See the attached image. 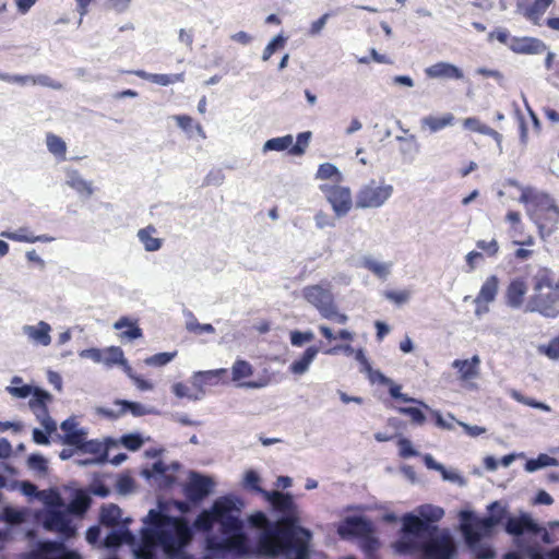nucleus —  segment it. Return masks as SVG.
Here are the masks:
<instances>
[{"label":"nucleus","mask_w":559,"mask_h":559,"mask_svg":"<svg viewBox=\"0 0 559 559\" xmlns=\"http://www.w3.org/2000/svg\"><path fill=\"white\" fill-rule=\"evenodd\" d=\"M193 525L203 533H210L217 525V534H210L205 539L206 549L216 557H241L251 551L239 509L230 497L217 498L209 510L198 514Z\"/></svg>","instance_id":"1"},{"label":"nucleus","mask_w":559,"mask_h":559,"mask_svg":"<svg viewBox=\"0 0 559 559\" xmlns=\"http://www.w3.org/2000/svg\"><path fill=\"white\" fill-rule=\"evenodd\" d=\"M146 522L150 526L141 531L142 552H152V548L159 545L167 555L174 556L192 538L191 528L185 518L170 516L152 509Z\"/></svg>","instance_id":"2"},{"label":"nucleus","mask_w":559,"mask_h":559,"mask_svg":"<svg viewBox=\"0 0 559 559\" xmlns=\"http://www.w3.org/2000/svg\"><path fill=\"white\" fill-rule=\"evenodd\" d=\"M305 537H309L308 531L296 525L294 518L287 516L262 532L259 547L271 556L292 557L294 551L302 555L304 547L308 546Z\"/></svg>","instance_id":"3"},{"label":"nucleus","mask_w":559,"mask_h":559,"mask_svg":"<svg viewBox=\"0 0 559 559\" xmlns=\"http://www.w3.org/2000/svg\"><path fill=\"white\" fill-rule=\"evenodd\" d=\"M533 295L527 302V310L538 312L546 318L559 316V281L546 266H539L532 277Z\"/></svg>","instance_id":"4"},{"label":"nucleus","mask_w":559,"mask_h":559,"mask_svg":"<svg viewBox=\"0 0 559 559\" xmlns=\"http://www.w3.org/2000/svg\"><path fill=\"white\" fill-rule=\"evenodd\" d=\"M330 286L329 282L309 285L302 288L301 294L305 300L313 306L322 318L335 321L338 324H345L348 317L338 311Z\"/></svg>","instance_id":"5"},{"label":"nucleus","mask_w":559,"mask_h":559,"mask_svg":"<svg viewBox=\"0 0 559 559\" xmlns=\"http://www.w3.org/2000/svg\"><path fill=\"white\" fill-rule=\"evenodd\" d=\"M488 510L492 512L489 516L478 518L469 511L462 512L461 528L468 544H475L480 540L483 534L488 533L493 526L501 523L506 516V509L500 508L499 502L495 501Z\"/></svg>","instance_id":"6"},{"label":"nucleus","mask_w":559,"mask_h":559,"mask_svg":"<svg viewBox=\"0 0 559 559\" xmlns=\"http://www.w3.org/2000/svg\"><path fill=\"white\" fill-rule=\"evenodd\" d=\"M393 187L374 179L364 185L356 193L355 204L358 209H374L383 205L392 195Z\"/></svg>","instance_id":"7"},{"label":"nucleus","mask_w":559,"mask_h":559,"mask_svg":"<svg viewBox=\"0 0 559 559\" xmlns=\"http://www.w3.org/2000/svg\"><path fill=\"white\" fill-rule=\"evenodd\" d=\"M320 190L324 193L337 216H345L353 206L352 191L348 187L334 185H321Z\"/></svg>","instance_id":"8"},{"label":"nucleus","mask_w":559,"mask_h":559,"mask_svg":"<svg viewBox=\"0 0 559 559\" xmlns=\"http://www.w3.org/2000/svg\"><path fill=\"white\" fill-rule=\"evenodd\" d=\"M480 364V357L474 355L469 359H455L452 361L451 366L457 371V379L463 386L475 389L476 384L474 381L479 378Z\"/></svg>","instance_id":"9"},{"label":"nucleus","mask_w":559,"mask_h":559,"mask_svg":"<svg viewBox=\"0 0 559 559\" xmlns=\"http://www.w3.org/2000/svg\"><path fill=\"white\" fill-rule=\"evenodd\" d=\"M421 550L427 559H451L455 545L451 536L442 535L423 543Z\"/></svg>","instance_id":"10"},{"label":"nucleus","mask_w":559,"mask_h":559,"mask_svg":"<svg viewBox=\"0 0 559 559\" xmlns=\"http://www.w3.org/2000/svg\"><path fill=\"white\" fill-rule=\"evenodd\" d=\"M253 366L245 359H236L231 367V380L238 385L248 389H260L270 383V378H261L257 381H245L253 374Z\"/></svg>","instance_id":"11"},{"label":"nucleus","mask_w":559,"mask_h":559,"mask_svg":"<svg viewBox=\"0 0 559 559\" xmlns=\"http://www.w3.org/2000/svg\"><path fill=\"white\" fill-rule=\"evenodd\" d=\"M499 289V278L497 275H490L486 278L476 296L475 314L480 317L489 311V304L496 299Z\"/></svg>","instance_id":"12"},{"label":"nucleus","mask_w":559,"mask_h":559,"mask_svg":"<svg viewBox=\"0 0 559 559\" xmlns=\"http://www.w3.org/2000/svg\"><path fill=\"white\" fill-rule=\"evenodd\" d=\"M213 486L214 481L211 477L193 473L185 486V496L192 502H200L210 495Z\"/></svg>","instance_id":"13"},{"label":"nucleus","mask_w":559,"mask_h":559,"mask_svg":"<svg viewBox=\"0 0 559 559\" xmlns=\"http://www.w3.org/2000/svg\"><path fill=\"white\" fill-rule=\"evenodd\" d=\"M534 221L539 229L540 236L544 238L549 236L559 222V209L555 204L540 206L534 211Z\"/></svg>","instance_id":"14"},{"label":"nucleus","mask_w":559,"mask_h":559,"mask_svg":"<svg viewBox=\"0 0 559 559\" xmlns=\"http://www.w3.org/2000/svg\"><path fill=\"white\" fill-rule=\"evenodd\" d=\"M554 0H516V9L527 21L540 25V21Z\"/></svg>","instance_id":"15"},{"label":"nucleus","mask_w":559,"mask_h":559,"mask_svg":"<svg viewBox=\"0 0 559 559\" xmlns=\"http://www.w3.org/2000/svg\"><path fill=\"white\" fill-rule=\"evenodd\" d=\"M47 530L57 532L64 538H70L75 534V527L71 524L69 516L59 510H49L44 520Z\"/></svg>","instance_id":"16"},{"label":"nucleus","mask_w":559,"mask_h":559,"mask_svg":"<svg viewBox=\"0 0 559 559\" xmlns=\"http://www.w3.org/2000/svg\"><path fill=\"white\" fill-rule=\"evenodd\" d=\"M510 50L521 55H540L547 50L546 44L536 37H512L509 44Z\"/></svg>","instance_id":"17"},{"label":"nucleus","mask_w":559,"mask_h":559,"mask_svg":"<svg viewBox=\"0 0 559 559\" xmlns=\"http://www.w3.org/2000/svg\"><path fill=\"white\" fill-rule=\"evenodd\" d=\"M506 531L513 536H521L525 533L538 534L542 527L535 523L528 514L511 516L506 523Z\"/></svg>","instance_id":"18"},{"label":"nucleus","mask_w":559,"mask_h":559,"mask_svg":"<svg viewBox=\"0 0 559 559\" xmlns=\"http://www.w3.org/2000/svg\"><path fill=\"white\" fill-rule=\"evenodd\" d=\"M115 404L119 406L118 411L98 407L96 413L107 419H117L123 416L127 412H131L134 416H142L145 414L144 407L140 403L117 400Z\"/></svg>","instance_id":"19"},{"label":"nucleus","mask_w":559,"mask_h":559,"mask_svg":"<svg viewBox=\"0 0 559 559\" xmlns=\"http://www.w3.org/2000/svg\"><path fill=\"white\" fill-rule=\"evenodd\" d=\"M425 73L430 79L462 80L464 78V73L460 68L443 61L426 68Z\"/></svg>","instance_id":"20"},{"label":"nucleus","mask_w":559,"mask_h":559,"mask_svg":"<svg viewBox=\"0 0 559 559\" xmlns=\"http://www.w3.org/2000/svg\"><path fill=\"white\" fill-rule=\"evenodd\" d=\"M527 293V285L523 277L511 280L506 289V301L512 308H520L523 305Z\"/></svg>","instance_id":"21"},{"label":"nucleus","mask_w":559,"mask_h":559,"mask_svg":"<svg viewBox=\"0 0 559 559\" xmlns=\"http://www.w3.org/2000/svg\"><path fill=\"white\" fill-rule=\"evenodd\" d=\"M436 526H430L420 516L414 514H405L403 516V532L416 537L423 536L425 533L436 532Z\"/></svg>","instance_id":"22"},{"label":"nucleus","mask_w":559,"mask_h":559,"mask_svg":"<svg viewBox=\"0 0 559 559\" xmlns=\"http://www.w3.org/2000/svg\"><path fill=\"white\" fill-rule=\"evenodd\" d=\"M455 123V117L451 112H445L442 116H426L420 120L423 130H428L430 133L439 132Z\"/></svg>","instance_id":"23"},{"label":"nucleus","mask_w":559,"mask_h":559,"mask_svg":"<svg viewBox=\"0 0 559 559\" xmlns=\"http://www.w3.org/2000/svg\"><path fill=\"white\" fill-rule=\"evenodd\" d=\"M263 497L271 503L272 508L281 513H289L294 509L293 497L277 490L263 491Z\"/></svg>","instance_id":"24"},{"label":"nucleus","mask_w":559,"mask_h":559,"mask_svg":"<svg viewBox=\"0 0 559 559\" xmlns=\"http://www.w3.org/2000/svg\"><path fill=\"white\" fill-rule=\"evenodd\" d=\"M50 331V325L45 321H39L36 325L24 326V333L28 338L43 346H48L51 343Z\"/></svg>","instance_id":"25"},{"label":"nucleus","mask_w":559,"mask_h":559,"mask_svg":"<svg viewBox=\"0 0 559 559\" xmlns=\"http://www.w3.org/2000/svg\"><path fill=\"white\" fill-rule=\"evenodd\" d=\"M138 78L143 80H147L152 83L167 86L177 82L185 81V73H176V74H157V73H147L144 70H135L132 72Z\"/></svg>","instance_id":"26"},{"label":"nucleus","mask_w":559,"mask_h":559,"mask_svg":"<svg viewBox=\"0 0 559 559\" xmlns=\"http://www.w3.org/2000/svg\"><path fill=\"white\" fill-rule=\"evenodd\" d=\"M319 349L316 346H309L302 354L299 359L293 361L289 366V371L293 374H304L308 369L311 362L314 360L318 355Z\"/></svg>","instance_id":"27"},{"label":"nucleus","mask_w":559,"mask_h":559,"mask_svg":"<svg viewBox=\"0 0 559 559\" xmlns=\"http://www.w3.org/2000/svg\"><path fill=\"white\" fill-rule=\"evenodd\" d=\"M50 400V394L44 390L35 389L33 397L28 404L31 409L36 414L37 417L46 415L48 412L47 402Z\"/></svg>","instance_id":"28"},{"label":"nucleus","mask_w":559,"mask_h":559,"mask_svg":"<svg viewBox=\"0 0 559 559\" xmlns=\"http://www.w3.org/2000/svg\"><path fill=\"white\" fill-rule=\"evenodd\" d=\"M121 516V509L116 504H109L102 508L99 521L107 527H115L120 523Z\"/></svg>","instance_id":"29"},{"label":"nucleus","mask_w":559,"mask_h":559,"mask_svg":"<svg viewBox=\"0 0 559 559\" xmlns=\"http://www.w3.org/2000/svg\"><path fill=\"white\" fill-rule=\"evenodd\" d=\"M154 233H156V229L153 226L142 228L138 233V237L146 251H157L162 247V239L154 237Z\"/></svg>","instance_id":"30"},{"label":"nucleus","mask_w":559,"mask_h":559,"mask_svg":"<svg viewBox=\"0 0 559 559\" xmlns=\"http://www.w3.org/2000/svg\"><path fill=\"white\" fill-rule=\"evenodd\" d=\"M346 531L350 535L364 536L371 532L370 522L360 516L346 519Z\"/></svg>","instance_id":"31"},{"label":"nucleus","mask_w":559,"mask_h":559,"mask_svg":"<svg viewBox=\"0 0 559 559\" xmlns=\"http://www.w3.org/2000/svg\"><path fill=\"white\" fill-rule=\"evenodd\" d=\"M114 328L116 330H122L128 328L126 331L121 333L122 337H127L129 340H135L142 337V330L133 322H130L127 317L120 318L115 324Z\"/></svg>","instance_id":"32"},{"label":"nucleus","mask_w":559,"mask_h":559,"mask_svg":"<svg viewBox=\"0 0 559 559\" xmlns=\"http://www.w3.org/2000/svg\"><path fill=\"white\" fill-rule=\"evenodd\" d=\"M293 144V135L287 134L284 136L273 138L267 140L263 145V151H285L290 148V145Z\"/></svg>","instance_id":"33"},{"label":"nucleus","mask_w":559,"mask_h":559,"mask_svg":"<svg viewBox=\"0 0 559 559\" xmlns=\"http://www.w3.org/2000/svg\"><path fill=\"white\" fill-rule=\"evenodd\" d=\"M418 514L426 523L429 524L440 521L444 515V511L440 507L425 504L418 508Z\"/></svg>","instance_id":"34"},{"label":"nucleus","mask_w":559,"mask_h":559,"mask_svg":"<svg viewBox=\"0 0 559 559\" xmlns=\"http://www.w3.org/2000/svg\"><path fill=\"white\" fill-rule=\"evenodd\" d=\"M362 266L372 272L379 278H385L390 273V264L381 263L371 258L362 260Z\"/></svg>","instance_id":"35"},{"label":"nucleus","mask_w":559,"mask_h":559,"mask_svg":"<svg viewBox=\"0 0 559 559\" xmlns=\"http://www.w3.org/2000/svg\"><path fill=\"white\" fill-rule=\"evenodd\" d=\"M47 147L50 153L64 159L67 153V145L64 141L55 134L47 135Z\"/></svg>","instance_id":"36"},{"label":"nucleus","mask_w":559,"mask_h":559,"mask_svg":"<svg viewBox=\"0 0 559 559\" xmlns=\"http://www.w3.org/2000/svg\"><path fill=\"white\" fill-rule=\"evenodd\" d=\"M558 461L555 457H551L547 454H540L537 459L528 460L525 464V469L527 472H535L538 468L557 465Z\"/></svg>","instance_id":"37"},{"label":"nucleus","mask_w":559,"mask_h":559,"mask_svg":"<svg viewBox=\"0 0 559 559\" xmlns=\"http://www.w3.org/2000/svg\"><path fill=\"white\" fill-rule=\"evenodd\" d=\"M317 178L322 180L335 178L336 181L338 182L342 180V175L336 166H334L331 163H324L319 166L317 171Z\"/></svg>","instance_id":"38"},{"label":"nucleus","mask_w":559,"mask_h":559,"mask_svg":"<svg viewBox=\"0 0 559 559\" xmlns=\"http://www.w3.org/2000/svg\"><path fill=\"white\" fill-rule=\"evenodd\" d=\"M227 373V369H216V370H207L200 371L195 374V378L204 384H216L223 374Z\"/></svg>","instance_id":"39"},{"label":"nucleus","mask_w":559,"mask_h":559,"mask_svg":"<svg viewBox=\"0 0 559 559\" xmlns=\"http://www.w3.org/2000/svg\"><path fill=\"white\" fill-rule=\"evenodd\" d=\"M311 138V132L306 131L301 132L297 135V141L293 145H290L289 154L290 155H302L306 152V148L309 145V141Z\"/></svg>","instance_id":"40"},{"label":"nucleus","mask_w":559,"mask_h":559,"mask_svg":"<svg viewBox=\"0 0 559 559\" xmlns=\"http://www.w3.org/2000/svg\"><path fill=\"white\" fill-rule=\"evenodd\" d=\"M379 379L382 383L390 384L389 392L390 395L395 400H401L403 402H416V400L408 397L406 394L401 392V385L393 383L389 378L379 373Z\"/></svg>","instance_id":"41"},{"label":"nucleus","mask_w":559,"mask_h":559,"mask_svg":"<svg viewBox=\"0 0 559 559\" xmlns=\"http://www.w3.org/2000/svg\"><path fill=\"white\" fill-rule=\"evenodd\" d=\"M285 43L286 38L282 35L275 36L264 48L262 60L267 61L277 49H282L285 46Z\"/></svg>","instance_id":"42"},{"label":"nucleus","mask_w":559,"mask_h":559,"mask_svg":"<svg viewBox=\"0 0 559 559\" xmlns=\"http://www.w3.org/2000/svg\"><path fill=\"white\" fill-rule=\"evenodd\" d=\"M319 331L322 334V336H324L329 341L336 340V338H340L343 341H352L353 340V334L347 330H340L337 332V334L335 335L329 326L320 325Z\"/></svg>","instance_id":"43"},{"label":"nucleus","mask_w":559,"mask_h":559,"mask_svg":"<svg viewBox=\"0 0 559 559\" xmlns=\"http://www.w3.org/2000/svg\"><path fill=\"white\" fill-rule=\"evenodd\" d=\"M63 442L78 449H84L86 444L85 432L83 430H78L75 432L66 433Z\"/></svg>","instance_id":"44"},{"label":"nucleus","mask_w":559,"mask_h":559,"mask_svg":"<svg viewBox=\"0 0 559 559\" xmlns=\"http://www.w3.org/2000/svg\"><path fill=\"white\" fill-rule=\"evenodd\" d=\"M175 120L179 128L186 132H190L193 128H195L199 133L203 132L202 127L199 123H195L192 117L188 115H177L175 116Z\"/></svg>","instance_id":"45"},{"label":"nucleus","mask_w":559,"mask_h":559,"mask_svg":"<svg viewBox=\"0 0 559 559\" xmlns=\"http://www.w3.org/2000/svg\"><path fill=\"white\" fill-rule=\"evenodd\" d=\"M1 236L5 237L8 239L14 240V241H20V242H28V243L35 242V239H33L34 235L25 228H21L15 233H2Z\"/></svg>","instance_id":"46"},{"label":"nucleus","mask_w":559,"mask_h":559,"mask_svg":"<svg viewBox=\"0 0 559 559\" xmlns=\"http://www.w3.org/2000/svg\"><path fill=\"white\" fill-rule=\"evenodd\" d=\"M399 454L403 459H408L418 455V452L414 449L412 442L404 437L397 440Z\"/></svg>","instance_id":"47"},{"label":"nucleus","mask_w":559,"mask_h":559,"mask_svg":"<svg viewBox=\"0 0 559 559\" xmlns=\"http://www.w3.org/2000/svg\"><path fill=\"white\" fill-rule=\"evenodd\" d=\"M476 247L489 258L496 257L499 252V243L496 239H491L489 241L478 240L476 242Z\"/></svg>","instance_id":"48"},{"label":"nucleus","mask_w":559,"mask_h":559,"mask_svg":"<svg viewBox=\"0 0 559 559\" xmlns=\"http://www.w3.org/2000/svg\"><path fill=\"white\" fill-rule=\"evenodd\" d=\"M399 412L401 414L407 415L412 423L416 425H423L426 421L425 414L417 407H400Z\"/></svg>","instance_id":"49"},{"label":"nucleus","mask_w":559,"mask_h":559,"mask_svg":"<svg viewBox=\"0 0 559 559\" xmlns=\"http://www.w3.org/2000/svg\"><path fill=\"white\" fill-rule=\"evenodd\" d=\"M187 330L190 333H193L195 335H201V334H204V333H214L215 332V329H214V326L212 324H210V323H200L197 320L188 322L187 323Z\"/></svg>","instance_id":"50"},{"label":"nucleus","mask_w":559,"mask_h":559,"mask_svg":"<svg viewBox=\"0 0 559 559\" xmlns=\"http://www.w3.org/2000/svg\"><path fill=\"white\" fill-rule=\"evenodd\" d=\"M260 483H261V479L257 472L251 469L246 473V475H245L246 486L263 496V491H265V490L261 488Z\"/></svg>","instance_id":"51"},{"label":"nucleus","mask_w":559,"mask_h":559,"mask_svg":"<svg viewBox=\"0 0 559 559\" xmlns=\"http://www.w3.org/2000/svg\"><path fill=\"white\" fill-rule=\"evenodd\" d=\"M175 356H176V352H174V353H158V354H155V355L148 357L146 359V364L147 365H153V366H158V367L165 366L169 361H171Z\"/></svg>","instance_id":"52"},{"label":"nucleus","mask_w":559,"mask_h":559,"mask_svg":"<svg viewBox=\"0 0 559 559\" xmlns=\"http://www.w3.org/2000/svg\"><path fill=\"white\" fill-rule=\"evenodd\" d=\"M506 219L510 223L511 229L514 235L521 234L523 230V224L521 221V214L518 211H509L506 215Z\"/></svg>","instance_id":"53"},{"label":"nucleus","mask_w":559,"mask_h":559,"mask_svg":"<svg viewBox=\"0 0 559 559\" xmlns=\"http://www.w3.org/2000/svg\"><path fill=\"white\" fill-rule=\"evenodd\" d=\"M386 299L396 305H403L409 299V292L407 290H386L384 292Z\"/></svg>","instance_id":"54"},{"label":"nucleus","mask_w":559,"mask_h":559,"mask_svg":"<svg viewBox=\"0 0 559 559\" xmlns=\"http://www.w3.org/2000/svg\"><path fill=\"white\" fill-rule=\"evenodd\" d=\"M313 340V333L312 332H300V331H293L290 333V343L294 346H302L305 343L310 342Z\"/></svg>","instance_id":"55"},{"label":"nucleus","mask_w":559,"mask_h":559,"mask_svg":"<svg viewBox=\"0 0 559 559\" xmlns=\"http://www.w3.org/2000/svg\"><path fill=\"white\" fill-rule=\"evenodd\" d=\"M121 442L127 449L131 451L139 450L143 444L142 438L134 433L123 436Z\"/></svg>","instance_id":"56"},{"label":"nucleus","mask_w":559,"mask_h":559,"mask_svg":"<svg viewBox=\"0 0 559 559\" xmlns=\"http://www.w3.org/2000/svg\"><path fill=\"white\" fill-rule=\"evenodd\" d=\"M400 141L405 143V147L402 148L404 154H409V159L413 158V156L418 152L419 144L417 143V139L414 134L409 135L408 138H400Z\"/></svg>","instance_id":"57"},{"label":"nucleus","mask_w":559,"mask_h":559,"mask_svg":"<svg viewBox=\"0 0 559 559\" xmlns=\"http://www.w3.org/2000/svg\"><path fill=\"white\" fill-rule=\"evenodd\" d=\"M463 127L467 130L484 134L485 129H487V124L480 122V120L476 117H468L463 120Z\"/></svg>","instance_id":"58"},{"label":"nucleus","mask_w":559,"mask_h":559,"mask_svg":"<svg viewBox=\"0 0 559 559\" xmlns=\"http://www.w3.org/2000/svg\"><path fill=\"white\" fill-rule=\"evenodd\" d=\"M19 81L21 82H32L33 84H41V85H45V86H49V87H52V88H60L61 87V84L60 83H55L51 81L50 78L46 76V75H41V76H38V78H33V76H25V78H20L17 79Z\"/></svg>","instance_id":"59"},{"label":"nucleus","mask_w":559,"mask_h":559,"mask_svg":"<svg viewBox=\"0 0 559 559\" xmlns=\"http://www.w3.org/2000/svg\"><path fill=\"white\" fill-rule=\"evenodd\" d=\"M27 462H28V466L31 468L36 469L40 473L47 472V468H48L47 461L41 455L32 454V455H29Z\"/></svg>","instance_id":"60"},{"label":"nucleus","mask_w":559,"mask_h":559,"mask_svg":"<svg viewBox=\"0 0 559 559\" xmlns=\"http://www.w3.org/2000/svg\"><path fill=\"white\" fill-rule=\"evenodd\" d=\"M249 522L252 526L258 527V528H263L264 531L266 528L272 527V525H270V522H269L266 515L263 512H257V513L252 514L249 518Z\"/></svg>","instance_id":"61"},{"label":"nucleus","mask_w":559,"mask_h":559,"mask_svg":"<svg viewBox=\"0 0 559 559\" xmlns=\"http://www.w3.org/2000/svg\"><path fill=\"white\" fill-rule=\"evenodd\" d=\"M131 2L132 0H106V5L118 13H122L129 9Z\"/></svg>","instance_id":"62"},{"label":"nucleus","mask_w":559,"mask_h":559,"mask_svg":"<svg viewBox=\"0 0 559 559\" xmlns=\"http://www.w3.org/2000/svg\"><path fill=\"white\" fill-rule=\"evenodd\" d=\"M544 352L549 358L558 359L559 358V336L551 340Z\"/></svg>","instance_id":"63"},{"label":"nucleus","mask_w":559,"mask_h":559,"mask_svg":"<svg viewBox=\"0 0 559 559\" xmlns=\"http://www.w3.org/2000/svg\"><path fill=\"white\" fill-rule=\"evenodd\" d=\"M330 17V13H324L317 21L312 22L310 27V33L312 35L319 34L322 28L325 26L328 19Z\"/></svg>","instance_id":"64"}]
</instances>
